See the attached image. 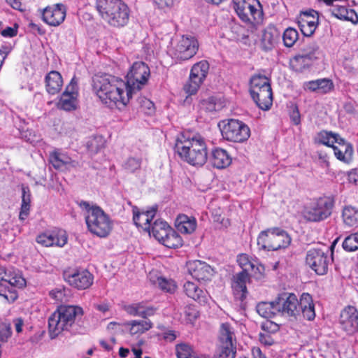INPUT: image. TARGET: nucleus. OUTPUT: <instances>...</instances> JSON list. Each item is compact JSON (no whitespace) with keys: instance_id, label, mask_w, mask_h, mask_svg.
I'll use <instances>...</instances> for the list:
<instances>
[{"instance_id":"1","label":"nucleus","mask_w":358,"mask_h":358,"mask_svg":"<svg viewBox=\"0 0 358 358\" xmlns=\"http://www.w3.org/2000/svg\"><path fill=\"white\" fill-rule=\"evenodd\" d=\"M92 89L103 103L120 109L127 106L134 93L127 82L106 74L93 78Z\"/></svg>"},{"instance_id":"2","label":"nucleus","mask_w":358,"mask_h":358,"mask_svg":"<svg viewBox=\"0 0 358 358\" xmlns=\"http://www.w3.org/2000/svg\"><path fill=\"white\" fill-rule=\"evenodd\" d=\"M175 150L180 157L192 166H203L208 159L206 139L199 134L183 131L176 140Z\"/></svg>"},{"instance_id":"3","label":"nucleus","mask_w":358,"mask_h":358,"mask_svg":"<svg viewBox=\"0 0 358 358\" xmlns=\"http://www.w3.org/2000/svg\"><path fill=\"white\" fill-rule=\"evenodd\" d=\"M85 211L84 217L87 230L94 236L106 238L113 228V220L101 207L87 201L80 203Z\"/></svg>"},{"instance_id":"4","label":"nucleus","mask_w":358,"mask_h":358,"mask_svg":"<svg viewBox=\"0 0 358 358\" xmlns=\"http://www.w3.org/2000/svg\"><path fill=\"white\" fill-rule=\"evenodd\" d=\"M96 9L101 17L111 26L124 27L129 22V8L122 0H96Z\"/></svg>"},{"instance_id":"5","label":"nucleus","mask_w":358,"mask_h":358,"mask_svg":"<svg viewBox=\"0 0 358 358\" xmlns=\"http://www.w3.org/2000/svg\"><path fill=\"white\" fill-rule=\"evenodd\" d=\"M83 314V308L77 306H61L49 317L48 328L51 338L64 331H69L76 317Z\"/></svg>"},{"instance_id":"6","label":"nucleus","mask_w":358,"mask_h":358,"mask_svg":"<svg viewBox=\"0 0 358 358\" xmlns=\"http://www.w3.org/2000/svg\"><path fill=\"white\" fill-rule=\"evenodd\" d=\"M278 311L282 315L296 316L301 311L308 320H313L315 317V306L312 296L308 293H303L298 301L294 294H289L285 299L277 303Z\"/></svg>"},{"instance_id":"7","label":"nucleus","mask_w":358,"mask_h":358,"mask_svg":"<svg viewBox=\"0 0 358 358\" xmlns=\"http://www.w3.org/2000/svg\"><path fill=\"white\" fill-rule=\"evenodd\" d=\"M233 7L246 25L253 28L262 22L264 13L259 0H233Z\"/></svg>"},{"instance_id":"8","label":"nucleus","mask_w":358,"mask_h":358,"mask_svg":"<svg viewBox=\"0 0 358 358\" xmlns=\"http://www.w3.org/2000/svg\"><path fill=\"white\" fill-rule=\"evenodd\" d=\"M334 205V199L331 197L318 198L304 206L301 216L307 222H322L331 215Z\"/></svg>"},{"instance_id":"9","label":"nucleus","mask_w":358,"mask_h":358,"mask_svg":"<svg viewBox=\"0 0 358 358\" xmlns=\"http://www.w3.org/2000/svg\"><path fill=\"white\" fill-rule=\"evenodd\" d=\"M291 243V238L283 229H268L262 231L257 238L259 248L267 250H278L285 248Z\"/></svg>"},{"instance_id":"10","label":"nucleus","mask_w":358,"mask_h":358,"mask_svg":"<svg viewBox=\"0 0 358 358\" xmlns=\"http://www.w3.org/2000/svg\"><path fill=\"white\" fill-rule=\"evenodd\" d=\"M333 252L329 248H311L306 256V264L317 275H325L332 262Z\"/></svg>"},{"instance_id":"11","label":"nucleus","mask_w":358,"mask_h":358,"mask_svg":"<svg viewBox=\"0 0 358 358\" xmlns=\"http://www.w3.org/2000/svg\"><path fill=\"white\" fill-rule=\"evenodd\" d=\"M222 137L227 141L242 143L250 136V129L247 124L238 120L231 119L227 122L219 124Z\"/></svg>"},{"instance_id":"12","label":"nucleus","mask_w":358,"mask_h":358,"mask_svg":"<svg viewBox=\"0 0 358 358\" xmlns=\"http://www.w3.org/2000/svg\"><path fill=\"white\" fill-rule=\"evenodd\" d=\"M199 46V42L194 36L183 35L177 39L176 43L170 50V54L178 61L188 60L196 54Z\"/></svg>"},{"instance_id":"13","label":"nucleus","mask_w":358,"mask_h":358,"mask_svg":"<svg viewBox=\"0 0 358 358\" xmlns=\"http://www.w3.org/2000/svg\"><path fill=\"white\" fill-rule=\"evenodd\" d=\"M208 71L209 64L207 61L202 60L194 64L191 69L189 79L184 85V91L188 95L196 94L207 77Z\"/></svg>"},{"instance_id":"14","label":"nucleus","mask_w":358,"mask_h":358,"mask_svg":"<svg viewBox=\"0 0 358 358\" xmlns=\"http://www.w3.org/2000/svg\"><path fill=\"white\" fill-rule=\"evenodd\" d=\"M25 284V279L18 271L0 267V296L8 299V293H12L14 287L22 288Z\"/></svg>"},{"instance_id":"15","label":"nucleus","mask_w":358,"mask_h":358,"mask_svg":"<svg viewBox=\"0 0 358 358\" xmlns=\"http://www.w3.org/2000/svg\"><path fill=\"white\" fill-rule=\"evenodd\" d=\"M150 75L148 66L143 62H136L127 74V83L135 92L141 90L147 83Z\"/></svg>"},{"instance_id":"16","label":"nucleus","mask_w":358,"mask_h":358,"mask_svg":"<svg viewBox=\"0 0 358 358\" xmlns=\"http://www.w3.org/2000/svg\"><path fill=\"white\" fill-rule=\"evenodd\" d=\"M64 278L71 287L78 289H86L94 282L93 275L85 268H70L64 271Z\"/></svg>"},{"instance_id":"17","label":"nucleus","mask_w":358,"mask_h":358,"mask_svg":"<svg viewBox=\"0 0 358 358\" xmlns=\"http://www.w3.org/2000/svg\"><path fill=\"white\" fill-rule=\"evenodd\" d=\"M330 6V12L336 18L350 21L353 24L358 22V15L350 7L348 0H317Z\"/></svg>"},{"instance_id":"18","label":"nucleus","mask_w":358,"mask_h":358,"mask_svg":"<svg viewBox=\"0 0 358 358\" xmlns=\"http://www.w3.org/2000/svg\"><path fill=\"white\" fill-rule=\"evenodd\" d=\"M79 87L77 79L73 77L62 94L57 107L65 111H73L78 106Z\"/></svg>"},{"instance_id":"19","label":"nucleus","mask_w":358,"mask_h":358,"mask_svg":"<svg viewBox=\"0 0 358 358\" xmlns=\"http://www.w3.org/2000/svg\"><path fill=\"white\" fill-rule=\"evenodd\" d=\"M340 328L348 335H353L358 331V311L352 306L345 307L340 314L338 320Z\"/></svg>"},{"instance_id":"20","label":"nucleus","mask_w":358,"mask_h":358,"mask_svg":"<svg viewBox=\"0 0 358 358\" xmlns=\"http://www.w3.org/2000/svg\"><path fill=\"white\" fill-rule=\"evenodd\" d=\"M66 7L63 3H55L45 7L41 10L43 21L51 27L60 25L65 20Z\"/></svg>"},{"instance_id":"21","label":"nucleus","mask_w":358,"mask_h":358,"mask_svg":"<svg viewBox=\"0 0 358 358\" xmlns=\"http://www.w3.org/2000/svg\"><path fill=\"white\" fill-rule=\"evenodd\" d=\"M68 241L66 232L62 229H56L39 234L36 242L45 247L57 246L62 248Z\"/></svg>"},{"instance_id":"22","label":"nucleus","mask_w":358,"mask_h":358,"mask_svg":"<svg viewBox=\"0 0 358 358\" xmlns=\"http://www.w3.org/2000/svg\"><path fill=\"white\" fill-rule=\"evenodd\" d=\"M49 162L55 169L61 171H70L79 165L77 161L72 159L66 152L60 150H55L50 153Z\"/></svg>"},{"instance_id":"23","label":"nucleus","mask_w":358,"mask_h":358,"mask_svg":"<svg viewBox=\"0 0 358 358\" xmlns=\"http://www.w3.org/2000/svg\"><path fill=\"white\" fill-rule=\"evenodd\" d=\"M298 22L302 34L310 36L319 24V13L314 10L301 12Z\"/></svg>"},{"instance_id":"24","label":"nucleus","mask_w":358,"mask_h":358,"mask_svg":"<svg viewBox=\"0 0 358 358\" xmlns=\"http://www.w3.org/2000/svg\"><path fill=\"white\" fill-rule=\"evenodd\" d=\"M187 267L189 273L197 281L210 280L214 272L210 265L200 260L189 261Z\"/></svg>"},{"instance_id":"25","label":"nucleus","mask_w":358,"mask_h":358,"mask_svg":"<svg viewBox=\"0 0 358 358\" xmlns=\"http://www.w3.org/2000/svg\"><path fill=\"white\" fill-rule=\"evenodd\" d=\"M157 210L154 208L146 211H139L137 208L133 209V220L136 226L150 234L151 221L155 216Z\"/></svg>"},{"instance_id":"26","label":"nucleus","mask_w":358,"mask_h":358,"mask_svg":"<svg viewBox=\"0 0 358 358\" xmlns=\"http://www.w3.org/2000/svg\"><path fill=\"white\" fill-rule=\"evenodd\" d=\"M317 48H313L312 51L297 55L290 59L291 68L297 72H302L308 69L312 62L317 58Z\"/></svg>"},{"instance_id":"27","label":"nucleus","mask_w":358,"mask_h":358,"mask_svg":"<svg viewBox=\"0 0 358 358\" xmlns=\"http://www.w3.org/2000/svg\"><path fill=\"white\" fill-rule=\"evenodd\" d=\"M186 295L201 304H206L210 299L208 293L196 282L187 281L183 285Z\"/></svg>"},{"instance_id":"28","label":"nucleus","mask_w":358,"mask_h":358,"mask_svg":"<svg viewBox=\"0 0 358 358\" xmlns=\"http://www.w3.org/2000/svg\"><path fill=\"white\" fill-rule=\"evenodd\" d=\"M250 278L246 272H240L234 275L231 287L234 295L236 299L243 301L246 298L247 287Z\"/></svg>"},{"instance_id":"29","label":"nucleus","mask_w":358,"mask_h":358,"mask_svg":"<svg viewBox=\"0 0 358 358\" xmlns=\"http://www.w3.org/2000/svg\"><path fill=\"white\" fill-rule=\"evenodd\" d=\"M334 153L337 159L345 164H349L352 159L354 152L352 144L343 138H338L333 148Z\"/></svg>"},{"instance_id":"30","label":"nucleus","mask_w":358,"mask_h":358,"mask_svg":"<svg viewBox=\"0 0 358 358\" xmlns=\"http://www.w3.org/2000/svg\"><path fill=\"white\" fill-rule=\"evenodd\" d=\"M148 278L153 285L158 287L164 292L173 293L177 288L173 280L162 277L157 271H151L148 275Z\"/></svg>"},{"instance_id":"31","label":"nucleus","mask_w":358,"mask_h":358,"mask_svg":"<svg viewBox=\"0 0 358 358\" xmlns=\"http://www.w3.org/2000/svg\"><path fill=\"white\" fill-rule=\"evenodd\" d=\"M303 88L306 91L326 94L334 88V84L329 79L322 78L305 82L303 84Z\"/></svg>"},{"instance_id":"32","label":"nucleus","mask_w":358,"mask_h":358,"mask_svg":"<svg viewBox=\"0 0 358 358\" xmlns=\"http://www.w3.org/2000/svg\"><path fill=\"white\" fill-rule=\"evenodd\" d=\"M219 341L220 346L236 348V339L233 327L227 323H222L220 326Z\"/></svg>"},{"instance_id":"33","label":"nucleus","mask_w":358,"mask_h":358,"mask_svg":"<svg viewBox=\"0 0 358 358\" xmlns=\"http://www.w3.org/2000/svg\"><path fill=\"white\" fill-rule=\"evenodd\" d=\"M210 160L212 165L218 169H225L231 163V157L227 150L222 148H215Z\"/></svg>"},{"instance_id":"34","label":"nucleus","mask_w":358,"mask_h":358,"mask_svg":"<svg viewBox=\"0 0 358 358\" xmlns=\"http://www.w3.org/2000/svg\"><path fill=\"white\" fill-rule=\"evenodd\" d=\"M63 86L62 75L56 71H52L45 76V88L50 94L59 93Z\"/></svg>"},{"instance_id":"35","label":"nucleus","mask_w":358,"mask_h":358,"mask_svg":"<svg viewBox=\"0 0 358 358\" xmlns=\"http://www.w3.org/2000/svg\"><path fill=\"white\" fill-rule=\"evenodd\" d=\"M196 220L194 217L186 215H179L176 220V227L182 234H192L196 228Z\"/></svg>"},{"instance_id":"36","label":"nucleus","mask_w":358,"mask_h":358,"mask_svg":"<svg viewBox=\"0 0 358 358\" xmlns=\"http://www.w3.org/2000/svg\"><path fill=\"white\" fill-rule=\"evenodd\" d=\"M251 96L262 110H267L272 105L273 94L271 88L262 90L258 92L257 94H251Z\"/></svg>"},{"instance_id":"37","label":"nucleus","mask_w":358,"mask_h":358,"mask_svg":"<svg viewBox=\"0 0 358 358\" xmlns=\"http://www.w3.org/2000/svg\"><path fill=\"white\" fill-rule=\"evenodd\" d=\"M278 39V33L277 30L272 27L266 28L262 36L261 45L264 50H270L277 43Z\"/></svg>"},{"instance_id":"38","label":"nucleus","mask_w":358,"mask_h":358,"mask_svg":"<svg viewBox=\"0 0 358 358\" xmlns=\"http://www.w3.org/2000/svg\"><path fill=\"white\" fill-rule=\"evenodd\" d=\"M171 229L172 228L166 222L157 220L152 224V228L150 229V234L149 235L152 236L156 240L161 243L165 236H167L168 232H169V229Z\"/></svg>"},{"instance_id":"39","label":"nucleus","mask_w":358,"mask_h":358,"mask_svg":"<svg viewBox=\"0 0 358 358\" xmlns=\"http://www.w3.org/2000/svg\"><path fill=\"white\" fill-rule=\"evenodd\" d=\"M22 189V203L19 215L20 220H24L29 215L31 208V193L28 186L24 185L21 187Z\"/></svg>"},{"instance_id":"40","label":"nucleus","mask_w":358,"mask_h":358,"mask_svg":"<svg viewBox=\"0 0 358 358\" xmlns=\"http://www.w3.org/2000/svg\"><path fill=\"white\" fill-rule=\"evenodd\" d=\"M132 335L142 334L152 327L150 320H132L124 324Z\"/></svg>"},{"instance_id":"41","label":"nucleus","mask_w":358,"mask_h":358,"mask_svg":"<svg viewBox=\"0 0 358 358\" xmlns=\"http://www.w3.org/2000/svg\"><path fill=\"white\" fill-rule=\"evenodd\" d=\"M270 89L271 85L269 80L264 76H254L250 79V94H257L258 92L262 90Z\"/></svg>"},{"instance_id":"42","label":"nucleus","mask_w":358,"mask_h":358,"mask_svg":"<svg viewBox=\"0 0 358 358\" xmlns=\"http://www.w3.org/2000/svg\"><path fill=\"white\" fill-rule=\"evenodd\" d=\"M106 144L105 138L101 136L90 137L86 142V148L89 155L92 157L98 153Z\"/></svg>"},{"instance_id":"43","label":"nucleus","mask_w":358,"mask_h":358,"mask_svg":"<svg viewBox=\"0 0 358 358\" xmlns=\"http://www.w3.org/2000/svg\"><path fill=\"white\" fill-rule=\"evenodd\" d=\"M126 311L133 316H139L143 318L151 316L154 314V309L152 308H145L142 303H134L127 306L125 308Z\"/></svg>"},{"instance_id":"44","label":"nucleus","mask_w":358,"mask_h":358,"mask_svg":"<svg viewBox=\"0 0 358 358\" xmlns=\"http://www.w3.org/2000/svg\"><path fill=\"white\" fill-rule=\"evenodd\" d=\"M341 136L332 131H322L316 136V141L328 147L334 148Z\"/></svg>"},{"instance_id":"45","label":"nucleus","mask_w":358,"mask_h":358,"mask_svg":"<svg viewBox=\"0 0 358 358\" xmlns=\"http://www.w3.org/2000/svg\"><path fill=\"white\" fill-rule=\"evenodd\" d=\"M342 217L346 225L354 227L358 224V210L351 206L343 208Z\"/></svg>"},{"instance_id":"46","label":"nucleus","mask_w":358,"mask_h":358,"mask_svg":"<svg viewBox=\"0 0 358 358\" xmlns=\"http://www.w3.org/2000/svg\"><path fill=\"white\" fill-rule=\"evenodd\" d=\"M276 311H278V306L273 302H261L257 306V312L262 317H272Z\"/></svg>"},{"instance_id":"47","label":"nucleus","mask_w":358,"mask_h":358,"mask_svg":"<svg viewBox=\"0 0 358 358\" xmlns=\"http://www.w3.org/2000/svg\"><path fill=\"white\" fill-rule=\"evenodd\" d=\"M167 236L161 242L164 246L169 248H176L182 245V240L180 235L173 229H169Z\"/></svg>"},{"instance_id":"48","label":"nucleus","mask_w":358,"mask_h":358,"mask_svg":"<svg viewBox=\"0 0 358 358\" xmlns=\"http://www.w3.org/2000/svg\"><path fill=\"white\" fill-rule=\"evenodd\" d=\"M299 38V33L296 29L288 27L287 28L282 35V40L284 45L286 47H292Z\"/></svg>"},{"instance_id":"49","label":"nucleus","mask_w":358,"mask_h":358,"mask_svg":"<svg viewBox=\"0 0 358 358\" xmlns=\"http://www.w3.org/2000/svg\"><path fill=\"white\" fill-rule=\"evenodd\" d=\"M177 358H210L206 356L195 357L193 349L187 344H180L176 346Z\"/></svg>"},{"instance_id":"50","label":"nucleus","mask_w":358,"mask_h":358,"mask_svg":"<svg viewBox=\"0 0 358 358\" xmlns=\"http://www.w3.org/2000/svg\"><path fill=\"white\" fill-rule=\"evenodd\" d=\"M237 262L240 267L243 269L241 272L253 271L256 268V262L250 259L246 254L239 255L237 257Z\"/></svg>"},{"instance_id":"51","label":"nucleus","mask_w":358,"mask_h":358,"mask_svg":"<svg viewBox=\"0 0 358 358\" xmlns=\"http://www.w3.org/2000/svg\"><path fill=\"white\" fill-rule=\"evenodd\" d=\"M138 103L139 104V110L141 112L147 115H152L155 113V105L153 102L150 99L145 97H140L138 99Z\"/></svg>"},{"instance_id":"52","label":"nucleus","mask_w":358,"mask_h":358,"mask_svg":"<svg viewBox=\"0 0 358 358\" xmlns=\"http://www.w3.org/2000/svg\"><path fill=\"white\" fill-rule=\"evenodd\" d=\"M345 250L352 252L358 249V231L347 236L343 242Z\"/></svg>"},{"instance_id":"53","label":"nucleus","mask_w":358,"mask_h":358,"mask_svg":"<svg viewBox=\"0 0 358 358\" xmlns=\"http://www.w3.org/2000/svg\"><path fill=\"white\" fill-rule=\"evenodd\" d=\"M199 315L198 311L192 306H187L181 315V321L185 323H193Z\"/></svg>"},{"instance_id":"54","label":"nucleus","mask_w":358,"mask_h":358,"mask_svg":"<svg viewBox=\"0 0 358 358\" xmlns=\"http://www.w3.org/2000/svg\"><path fill=\"white\" fill-rule=\"evenodd\" d=\"M236 348L220 346L214 358H235Z\"/></svg>"},{"instance_id":"55","label":"nucleus","mask_w":358,"mask_h":358,"mask_svg":"<svg viewBox=\"0 0 358 358\" xmlns=\"http://www.w3.org/2000/svg\"><path fill=\"white\" fill-rule=\"evenodd\" d=\"M141 159L139 157H129L124 162V168L129 172H134L141 167Z\"/></svg>"},{"instance_id":"56","label":"nucleus","mask_w":358,"mask_h":358,"mask_svg":"<svg viewBox=\"0 0 358 358\" xmlns=\"http://www.w3.org/2000/svg\"><path fill=\"white\" fill-rule=\"evenodd\" d=\"M50 296L55 301L62 303L66 299L65 289L60 288L55 289L50 292Z\"/></svg>"},{"instance_id":"57","label":"nucleus","mask_w":358,"mask_h":358,"mask_svg":"<svg viewBox=\"0 0 358 358\" xmlns=\"http://www.w3.org/2000/svg\"><path fill=\"white\" fill-rule=\"evenodd\" d=\"M12 334L11 327L9 324H2L0 326V341L2 342L7 341Z\"/></svg>"},{"instance_id":"58","label":"nucleus","mask_w":358,"mask_h":358,"mask_svg":"<svg viewBox=\"0 0 358 358\" xmlns=\"http://www.w3.org/2000/svg\"><path fill=\"white\" fill-rule=\"evenodd\" d=\"M154 3L164 11L170 10L174 5L175 0H153Z\"/></svg>"},{"instance_id":"59","label":"nucleus","mask_w":358,"mask_h":358,"mask_svg":"<svg viewBox=\"0 0 358 358\" xmlns=\"http://www.w3.org/2000/svg\"><path fill=\"white\" fill-rule=\"evenodd\" d=\"M259 341L265 345H271L274 343L271 334L264 331L259 334Z\"/></svg>"},{"instance_id":"60","label":"nucleus","mask_w":358,"mask_h":358,"mask_svg":"<svg viewBox=\"0 0 358 358\" xmlns=\"http://www.w3.org/2000/svg\"><path fill=\"white\" fill-rule=\"evenodd\" d=\"M201 108H203L207 111H209V112H213V111L216 110V106H215V103L213 98H210L207 100H203L201 102Z\"/></svg>"},{"instance_id":"61","label":"nucleus","mask_w":358,"mask_h":358,"mask_svg":"<svg viewBox=\"0 0 358 358\" xmlns=\"http://www.w3.org/2000/svg\"><path fill=\"white\" fill-rule=\"evenodd\" d=\"M262 329L264 332H275L278 330V326L271 321H266L262 324Z\"/></svg>"},{"instance_id":"62","label":"nucleus","mask_w":358,"mask_h":358,"mask_svg":"<svg viewBox=\"0 0 358 358\" xmlns=\"http://www.w3.org/2000/svg\"><path fill=\"white\" fill-rule=\"evenodd\" d=\"M17 33V27H8L1 31V34L6 38H11L16 36Z\"/></svg>"},{"instance_id":"63","label":"nucleus","mask_w":358,"mask_h":358,"mask_svg":"<svg viewBox=\"0 0 358 358\" xmlns=\"http://www.w3.org/2000/svg\"><path fill=\"white\" fill-rule=\"evenodd\" d=\"M107 330L111 334H116L122 330L121 324L115 322H111L108 324Z\"/></svg>"},{"instance_id":"64","label":"nucleus","mask_w":358,"mask_h":358,"mask_svg":"<svg viewBox=\"0 0 358 358\" xmlns=\"http://www.w3.org/2000/svg\"><path fill=\"white\" fill-rule=\"evenodd\" d=\"M13 324L15 329V331L17 334H20L22 331V327L24 325V321L22 318L18 317L13 320Z\"/></svg>"}]
</instances>
